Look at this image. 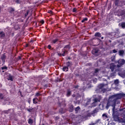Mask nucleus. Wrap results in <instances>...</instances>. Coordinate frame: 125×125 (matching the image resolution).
I'll use <instances>...</instances> for the list:
<instances>
[{
    "mask_svg": "<svg viewBox=\"0 0 125 125\" xmlns=\"http://www.w3.org/2000/svg\"><path fill=\"white\" fill-rule=\"evenodd\" d=\"M123 97H125V93H118L112 95L110 96V99H113L114 104L112 108V116L114 119H118V116L116 114L115 104L118 100L122 99Z\"/></svg>",
    "mask_w": 125,
    "mask_h": 125,
    "instance_id": "1",
    "label": "nucleus"
},
{
    "mask_svg": "<svg viewBox=\"0 0 125 125\" xmlns=\"http://www.w3.org/2000/svg\"><path fill=\"white\" fill-rule=\"evenodd\" d=\"M119 34L120 31L118 29H117L116 31L111 32L109 33L110 38H111L112 40L118 39L120 37Z\"/></svg>",
    "mask_w": 125,
    "mask_h": 125,
    "instance_id": "2",
    "label": "nucleus"
},
{
    "mask_svg": "<svg viewBox=\"0 0 125 125\" xmlns=\"http://www.w3.org/2000/svg\"><path fill=\"white\" fill-rule=\"evenodd\" d=\"M104 84H99L98 87V88L97 89L96 91L97 93L99 92H105L106 91V89L105 88H104Z\"/></svg>",
    "mask_w": 125,
    "mask_h": 125,
    "instance_id": "3",
    "label": "nucleus"
},
{
    "mask_svg": "<svg viewBox=\"0 0 125 125\" xmlns=\"http://www.w3.org/2000/svg\"><path fill=\"white\" fill-rule=\"evenodd\" d=\"M115 63L117 64V68H120L125 63V60L124 59H120L118 61H115Z\"/></svg>",
    "mask_w": 125,
    "mask_h": 125,
    "instance_id": "4",
    "label": "nucleus"
},
{
    "mask_svg": "<svg viewBox=\"0 0 125 125\" xmlns=\"http://www.w3.org/2000/svg\"><path fill=\"white\" fill-rule=\"evenodd\" d=\"M110 69L112 72H113L114 70L115 72L119 71V68L117 67V65L114 64L113 62L110 63Z\"/></svg>",
    "mask_w": 125,
    "mask_h": 125,
    "instance_id": "5",
    "label": "nucleus"
},
{
    "mask_svg": "<svg viewBox=\"0 0 125 125\" xmlns=\"http://www.w3.org/2000/svg\"><path fill=\"white\" fill-rule=\"evenodd\" d=\"M72 94V91H71V89L68 88L67 89V92L66 94V96L67 97H69L71 96V95Z\"/></svg>",
    "mask_w": 125,
    "mask_h": 125,
    "instance_id": "6",
    "label": "nucleus"
},
{
    "mask_svg": "<svg viewBox=\"0 0 125 125\" xmlns=\"http://www.w3.org/2000/svg\"><path fill=\"white\" fill-rule=\"evenodd\" d=\"M117 72H118V75L121 76V77H124L125 76V74L123 71L121 70L120 71L119 69V71H117Z\"/></svg>",
    "mask_w": 125,
    "mask_h": 125,
    "instance_id": "7",
    "label": "nucleus"
},
{
    "mask_svg": "<svg viewBox=\"0 0 125 125\" xmlns=\"http://www.w3.org/2000/svg\"><path fill=\"white\" fill-rule=\"evenodd\" d=\"M13 78H14V76L13 75H12L11 74H9L8 76L7 80L8 81L13 82Z\"/></svg>",
    "mask_w": 125,
    "mask_h": 125,
    "instance_id": "8",
    "label": "nucleus"
},
{
    "mask_svg": "<svg viewBox=\"0 0 125 125\" xmlns=\"http://www.w3.org/2000/svg\"><path fill=\"white\" fill-rule=\"evenodd\" d=\"M5 37V34L3 31L0 32V38L3 39Z\"/></svg>",
    "mask_w": 125,
    "mask_h": 125,
    "instance_id": "9",
    "label": "nucleus"
},
{
    "mask_svg": "<svg viewBox=\"0 0 125 125\" xmlns=\"http://www.w3.org/2000/svg\"><path fill=\"white\" fill-rule=\"evenodd\" d=\"M6 58V56L4 54L1 55V60L2 62H5Z\"/></svg>",
    "mask_w": 125,
    "mask_h": 125,
    "instance_id": "10",
    "label": "nucleus"
},
{
    "mask_svg": "<svg viewBox=\"0 0 125 125\" xmlns=\"http://www.w3.org/2000/svg\"><path fill=\"white\" fill-rule=\"evenodd\" d=\"M125 53V51L124 50H120L119 51V55L120 56H123Z\"/></svg>",
    "mask_w": 125,
    "mask_h": 125,
    "instance_id": "11",
    "label": "nucleus"
},
{
    "mask_svg": "<svg viewBox=\"0 0 125 125\" xmlns=\"http://www.w3.org/2000/svg\"><path fill=\"white\" fill-rule=\"evenodd\" d=\"M59 41V39H58V38H56L52 40L51 43L56 44Z\"/></svg>",
    "mask_w": 125,
    "mask_h": 125,
    "instance_id": "12",
    "label": "nucleus"
},
{
    "mask_svg": "<svg viewBox=\"0 0 125 125\" xmlns=\"http://www.w3.org/2000/svg\"><path fill=\"white\" fill-rule=\"evenodd\" d=\"M94 36L95 37L101 38L102 35L100 32H96V33H95Z\"/></svg>",
    "mask_w": 125,
    "mask_h": 125,
    "instance_id": "13",
    "label": "nucleus"
},
{
    "mask_svg": "<svg viewBox=\"0 0 125 125\" xmlns=\"http://www.w3.org/2000/svg\"><path fill=\"white\" fill-rule=\"evenodd\" d=\"M62 71L64 72H68L69 71V67L64 66L62 67Z\"/></svg>",
    "mask_w": 125,
    "mask_h": 125,
    "instance_id": "14",
    "label": "nucleus"
},
{
    "mask_svg": "<svg viewBox=\"0 0 125 125\" xmlns=\"http://www.w3.org/2000/svg\"><path fill=\"white\" fill-rule=\"evenodd\" d=\"M80 110H81V107H80V106L76 107L75 109L76 113H79V111H80Z\"/></svg>",
    "mask_w": 125,
    "mask_h": 125,
    "instance_id": "15",
    "label": "nucleus"
},
{
    "mask_svg": "<svg viewBox=\"0 0 125 125\" xmlns=\"http://www.w3.org/2000/svg\"><path fill=\"white\" fill-rule=\"evenodd\" d=\"M121 111H124L123 113H125L124 116V122L125 123V108H124L123 109H120Z\"/></svg>",
    "mask_w": 125,
    "mask_h": 125,
    "instance_id": "16",
    "label": "nucleus"
},
{
    "mask_svg": "<svg viewBox=\"0 0 125 125\" xmlns=\"http://www.w3.org/2000/svg\"><path fill=\"white\" fill-rule=\"evenodd\" d=\"M62 57H64L66 55V54H68V51L66 50L62 52Z\"/></svg>",
    "mask_w": 125,
    "mask_h": 125,
    "instance_id": "17",
    "label": "nucleus"
},
{
    "mask_svg": "<svg viewBox=\"0 0 125 125\" xmlns=\"http://www.w3.org/2000/svg\"><path fill=\"white\" fill-rule=\"evenodd\" d=\"M28 123L30 125H32L33 124V120L31 118L28 119Z\"/></svg>",
    "mask_w": 125,
    "mask_h": 125,
    "instance_id": "18",
    "label": "nucleus"
},
{
    "mask_svg": "<svg viewBox=\"0 0 125 125\" xmlns=\"http://www.w3.org/2000/svg\"><path fill=\"white\" fill-rule=\"evenodd\" d=\"M71 64H72V62H67L66 63V66L68 68L69 67H70V65H71Z\"/></svg>",
    "mask_w": 125,
    "mask_h": 125,
    "instance_id": "19",
    "label": "nucleus"
},
{
    "mask_svg": "<svg viewBox=\"0 0 125 125\" xmlns=\"http://www.w3.org/2000/svg\"><path fill=\"white\" fill-rule=\"evenodd\" d=\"M39 100L38 98H35L33 99V102L34 104H37L38 103V102H36V100Z\"/></svg>",
    "mask_w": 125,
    "mask_h": 125,
    "instance_id": "20",
    "label": "nucleus"
},
{
    "mask_svg": "<svg viewBox=\"0 0 125 125\" xmlns=\"http://www.w3.org/2000/svg\"><path fill=\"white\" fill-rule=\"evenodd\" d=\"M93 101H94V103H97V102H100V99H98V98H95L93 100Z\"/></svg>",
    "mask_w": 125,
    "mask_h": 125,
    "instance_id": "21",
    "label": "nucleus"
},
{
    "mask_svg": "<svg viewBox=\"0 0 125 125\" xmlns=\"http://www.w3.org/2000/svg\"><path fill=\"white\" fill-rule=\"evenodd\" d=\"M98 53V50H97L96 49H93L92 51V53L93 54H97Z\"/></svg>",
    "mask_w": 125,
    "mask_h": 125,
    "instance_id": "22",
    "label": "nucleus"
},
{
    "mask_svg": "<svg viewBox=\"0 0 125 125\" xmlns=\"http://www.w3.org/2000/svg\"><path fill=\"white\" fill-rule=\"evenodd\" d=\"M111 61L112 62H115V57L114 56H112L111 57Z\"/></svg>",
    "mask_w": 125,
    "mask_h": 125,
    "instance_id": "23",
    "label": "nucleus"
},
{
    "mask_svg": "<svg viewBox=\"0 0 125 125\" xmlns=\"http://www.w3.org/2000/svg\"><path fill=\"white\" fill-rule=\"evenodd\" d=\"M14 12H15V9L13 8H10L9 13L10 14H12Z\"/></svg>",
    "mask_w": 125,
    "mask_h": 125,
    "instance_id": "24",
    "label": "nucleus"
},
{
    "mask_svg": "<svg viewBox=\"0 0 125 125\" xmlns=\"http://www.w3.org/2000/svg\"><path fill=\"white\" fill-rule=\"evenodd\" d=\"M121 26L123 29H125V22H122L121 24Z\"/></svg>",
    "mask_w": 125,
    "mask_h": 125,
    "instance_id": "25",
    "label": "nucleus"
},
{
    "mask_svg": "<svg viewBox=\"0 0 125 125\" xmlns=\"http://www.w3.org/2000/svg\"><path fill=\"white\" fill-rule=\"evenodd\" d=\"M88 19L87 18H83L82 20V23H83L84 21H87Z\"/></svg>",
    "mask_w": 125,
    "mask_h": 125,
    "instance_id": "26",
    "label": "nucleus"
},
{
    "mask_svg": "<svg viewBox=\"0 0 125 125\" xmlns=\"http://www.w3.org/2000/svg\"><path fill=\"white\" fill-rule=\"evenodd\" d=\"M1 69L2 70H7L8 67L6 65H5V66H4L3 67H1Z\"/></svg>",
    "mask_w": 125,
    "mask_h": 125,
    "instance_id": "27",
    "label": "nucleus"
},
{
    "mask_svg": "<svg viewBox=\"0 0 125 125\" xmlns=\"http://www.w3.org/2000/svg\"><path fill=\"white\" fill-rule=\"evenodd\" d=\"M70 49V44H67L66 45H65L64 47V49Z\"/></svg>",
    "mask_w": 125,
    "mask_h": 125,
    "instance_id": "28",
    "label": "nucleus"
},
{
    "mask_svg": "<svg viewBox=\"0 0 125 125\" xmlns=\"http://www.w3.org/2000/svg\"><path fill=\"white\" fill-rule=\"evenodd\" d=\"M110 106V102L109 101H108L107 102V104H106V108L108 109V107Z\"/></svg>",
    "mask_w": 125,
    "mask_h": 125,
    "instance_id": "29",
    "label": "nucleus"
},
{
    "mask_svg": "<svg viewBox=\"0 0 125 125\" xmlns=\"http://www.w3.org/2000/svg\"><path fill=\"white\" fill-rule=\"evenodd\" d=\"M119 0H115V6H118L119 4Z\"/></svg>",
    "mask_w": 125,
    "mask_h": 125,
    "instance_id": "30",
    "label": "nucleus"
},
{
    "mask_svg": "<svg viewBox=\"0 0 125 125\" xmlns=\"http://www.w3.org/2000/svg\"><path fill=\"white\" fill-rule=\"evenodd\" d=\"M15 2L17 4H21V0H15Z\"/></svg>",
    "mask_w": 125,
    "mask_h": 125,
    "instance_id": "31",
    "label": "nucleus"
},
{
    "mask_svg": "<svg viewBox=\"0 0 125 125\" xmlns=\"http://www.w3.org/2000/svg\"><path fill=\"white\" fill-rule=\"evenodd\" d=\"M69 108L72 111H73V110H74V105H71L69 107Z\"/></svg>",
    "mask_w": 125,
    "mask_h": 125,
    "instance_id": "32",
    "label": "nucleus"
},
{
    "mask_svg": "<svg viewBox=\"0 0 125 125\" xmlns=\"http://www.w3.org/2000/svg\"><path fill=\"white\" fill-rule=\"evenodd\" d=\"M10 109H8V110H4V113L5 114H9L10 112Z\"/></svg>",
    "mask_w": 125,
    "mask_h": 125,
    "instance_id": "33",
    "label": "nucleus"
},
{
    "mask_svg": "<svg viewBox=\"0 0 125 125\" xmlns=\"http://www.w3.org/2000/svg\"><path fill=\"white\" fill-rule=\"evenodd\" d=\"M41 95V93H39V92H37V93H36V95H35V96H36V97H37L40 96Z\"/></svg>",
    "mask_w": 125,
    "mask_h": 125,
    "instance_id": "34",
    "label": "nucleus"
},
{
    "mask_svg": "<svg viewBox=\"0 0 125 125\" xmlns=\"http://www.w3.org/2000/svg\"><path fill=\"white\" fill-rule=\"evenodd\" d=\"M114 83H115V84H119V80H118V79L115 80L114 81Z\"/></svg>",
    "mask_w": 125,
    "mask_h": 125,
    "instance_id": "35",
    "label": "nucleus"
},
{
    "mask_svg": "<svg viewBox=\"0 0 125 125\" xmlns=\"http://www.w3.org/2000/svg\"><path fill=\"white\" fill-rule=\"evenodd\" d=\"M33 110V108L27 109V111H28L29 113H32Z\"/></svg>",
    "mask_w": 125,
    "mask_h": 125,
    "instance_id": "36",
    "label": "nucleus"
},
{
    "mask_svg": "<svg viewBox=\"0 0 125 125\" xmlns=\"http://www.w3.org/2000/svg\"><path fill=\"white\" fill-rule=\"evenodd\" d=\"M29 11L27 10V12L25 14V17H27V16L29 15Z\"/></svg>",
    "mask_w": 125,
    "mask_h": 125,
    "instance_id": "37",
    "label": "nucleus"
},
{
    "mask_svg": "<svg viewBox=\"0 0 125 125\" xmlns=\"http://www.w3.org/2000/svg\"><path fill=\"white\" fill-rule=\"evenodd\" d=\"M0 99H1V100L3 99V94L2 93H0Z\"/></svg>",
    "mask_w": 125,
    "mask_h": 125,
    "instance_id": "38",
    "label": "nucleus"
},
{
    "mask_svg": "<svg viewBox=\"0 0 125 125\" xmlns=\"http://www.w3.org/2000/svg\"><path fill=\"white\" fill-rule=\"evenodd\" d=\"M72 12H73V13H77V8H74Z\"/></svg>",
    "mask_w": 125,
    "mask_h": 125,
    "instance_id": "39",
    "label": "nucleus"
},
{
    "mask_svg": "<svg viewBox=\"0 0 125 125\" xmlns=\"http://www.w3.org/2000/svg\"><path fill=\"white\" fill-rule=\"evenodd\" d=\"M100 121H101L100 119H98V120H97L95 121V123H94V124H96V125L97 124L99 123Z\"/></svg>",
    "mask_w": 125,
    "mask_h": 125,
    "instance_id": "40",
    "label": "nucleus"
},
{
    "mask_svg": "<svg viewBox=\"0 0 125 125\" xmlns=\"http://www.w3.org/2000/svg\"><path fill=\"white\" fill-rule=\"evenodd\" d=\"M40 23H41L42 24H44V21H43V20H42L40 21Z\"/></svg>",
    "mask_w": 125,
    "mask_h": 125,
    "instance_id": "41",
    "label": "nucleus"
},
{
    "mask_svg": "<svg viewBox=\"0 0 125 125\" xmlns=\"http://www.w3.org/2000/svg\"><path fill=\"white\" fill-rule=\"evenodd\" d=\"M112 52L113 53L115 54L117 52V51L116 49H113V50H112Z\"/></svg>",
    "mask_w": 125,
    "mask_h": 125,
    "instance_id": "42",
    "label": "nucleus"
},
{
    "mask_svg": "<svg viewBox=\"0 0 125 125\" xmlns=\"http://www.w3.org/2000/svg\"><path fill=\"white\" fill-rule=\"evenodd\" d=\"M98 72H99V69L98 68L95 69L94 73L96 74Z\"/></svg>",
    "mask_w": 125,
    "mask_h": 125,
    "instance_id": "43",
    "label": "nucleus"
},
{
    "mask_svg": "<svg viewBox=\"0 0 125 125\" xmlns=\"http://www.w3.org/2000/svg\"><path fill=\"white\" fill-rule=\"evenodd\" d=\"M59 119H60L59 116H56L55 118V119L56 121L59 120Z\"/></svg>",
    "mask_w": 125,
    "mask_h": 125,
    "instance_id": "44",
    "label": "nucleus"
},
{
    "mask_svg": "<svg viewBox=\"0 0 125 125\" xmlns=\"http://www.w3.org/2000/svg\"><path fill=\"white\" fill-rule=\"evenodd\" d=\"M103 117H105V118H107V115L105 114V113H104L102 115Z\"/></svg>",
    "mask_w": 125,
    "mask_h": 125,
    "instance_id": "45",
    "label": "nucleus"
},
{
    "mask_svg": "<svg viewBox=\"0 0 125 125\" xmlns=\"http://www.w3.org/2000/svg\"><path fill=\"white\" fill-rule=\"evenodd\" d=\"M47 48L48 49H51V45L49 44L47 46Z\"/></svg>",
    "mask_w": 125,
    "mask_h": 125,
    "instance_id": "46",
    "label": "nucleus"
},
{
    "mask_svg": "<svg viewBox=\"0 0 125 125\" xmlns=\"http://www.w3.org/2000/svg\"><path fill=\"white\" fill-rule=\"evenodd\" d=\"M122 13L120 14V16H123L124 15V13L123 10H121Z\"/></svg>",
    "mask_w": 125,
    "mask_h": 125,
    "instance_id": "47",
    "label": "nucleus"
},
{
    "mask_svg": "<svg viewBox=\"0 0 125 125\" xmlns=\"http://www.w3.org/2000/svg\"><path fill=\"white\" fill-rule=\"evenodd\" d=\"M91 99H88L87 101V104H89L91 102Z\"/></svg>",
    "mask_w": 125,
    "mask_h": 125,
    "instance_id": "48",
    "label": "nucleus"
},
{
    "mask_svg": "<svg viewBox=\"0 0 125 125\" xmlns=\"http://www.w3.org/2000/svg\"><path fill=\"white\" fill-rule=\"evenodd\" d=\"M88 125H96V123H93V122H91V123L89 124Z\"/></svg>",
    "mask_w": 125,
    "mask_h": 125,
    "instance_id": "49",
    "label": "nucleus"
},
{
    "mask_svg": "<svg viewBox=\"0 0 125 125\" xmlns=\"http://www.w3.org/2000/svg\"><path fill=\"white\" fill-rule=\"evenodd\" d=\"M74 88L75 89H78L79 88V85H75V86H74Z\"/></svg>",
    "mask_w": 125,
    "mask_h": 125,
    "instance_id": "50",
    "label": "nucleus"
},
{
    "mask_svg": "<svg viewBox=\"0 0 125 125\" xmlns=\"http://www.w3.org/2000/svg\"><path fill=\"white\" fill-rule=\"evenodd\" d=\"M48 13L49 14H52V10H49V11H48Z\"/></svg>",
    "mask_w": 125,
    "mask_h": 125,
    "instance_id": "51",
    "label": "nucleus"
},
{
    "mask_svg": "<svg viewBox=\"0 0 125 125\" xmlns=\"http://www.w3.org/2000/svg\"><path fill=\"white\" fill-rule=\"evenodd\" d=\"M17 59H21L22 58H21V56H18V57L17 58Z\"/></svg>",
    "mask_w": 125,
    "mask_h": 125,
    "instance_id": "52",
    "label": "nucleus"
},
{
    "mask_svg": "<svg viewBox=\"0 0 125 125\" xmlns=\"http://www.w3.org/2000/svg\"><path fill=\"white\" fill-rule=\"evenodd\" d=\"M19 29H20V27L19 26H18V27L17 29V28H15V30H18Z\"/></svg>",
    "mask_w": 125,
    "mask_h": 125,
    "instance_id": "53",
    "label": "nucleus"
},
{
    "mask_svg": "<svg viewBox=\"0 0 125 125\" xmlns=\"http://www.w3.org/2000/svg\"><path fill=\"white\" fill-rule=\"evenodd\" d=\"M67 59L69 60H70L71 58L70 57H69L67 58Z\"/></svg>",
    "mask_w": 125,
    "mask_h": 125,
    "instance_id": "54",
    "label": "nucleus"
},
{
    "mask_svg": "<svg viewBox=\"0 0 125 125\" xmlns=\"http://www.w3.org/2000/svg\"><path fill=\"white\" fill-rule=\"evenodd\" d=\"M108 42H110V43H111V40H110L108 41Z\"/></svg>",
    "mask_w": 125,
    "mask_h": 125,
    "instance_id": "55",
    "label": "nucleus"
},
{
    "mask_svg": "<svg viewBox=\"0 0 125 125\" xmlns=\"http://www.w3.org/2000/svg\"><path fill=\"white\" fill-rule=\"evenodd\" d=\"M30 42H33V40H31V41H30Z\"/></svg>",
    "mask_w": 125,
    "mask_h": 125,
    "instance_id": "56",
    "label": "nucleus"
},
{
    "mask_svg": "<svg viewBox=\"0 0 125 125\" xmlns=\"http://www.w3.org/2000/svg\"><path fill=\"white\" fill-rule=\"evenodd\" d=\"M74 103L75 104H77V102L74 101Z\"/></svg>",
    "mask_w": 125,
    "mask_h": 125,
    "instance_id": "57",
    "label": "nucleus"
},
{
    "mask_svg": "<svg viewBox=\"0 0 125 125\" xmlns=\"http://www.w3.org/2000/svg\"><path fill=\"white\" fill-rule=\"evenodd\" d=\"M101 39L103 40L104 39V37H101Z\"/></svg>",
    "mask_w": 125,
    "mask_h": 125,
    "instance_id": "58",
    "label": "nucleus"
},
{
    "mask_svg": "<svg viewBox=\"0 0 125 125\" xmlns=\"http://www.w3.org/2000/svg\"><path fill=\"white\" fill-rule=\"evenodd\" d=\"M2 73H4V72H5V71L2 70Z\"/></svg>",
    "mask_w": 125,
    "mask_h": 125,
    "instance_id": "59",
    "label": "nucleus"
},
{
    "mask_svg": "<svg viewBox=\"0 0 125 125\" xmlns=\"http://www.w3.org/2000/svg\"><path fill=\"white\" fill-rule=\"evenodd\" d=\"M21 97H23V95H22V94H21Z\"/></svg>",
    "mask_w": 125,
    "mask_h": 125,
    "instance_id": "60",
    "label": "nucleus"
},
{
    "mask_svg": "<svg viewBox=\"0 0 125 125\" xmlns=\"http://www.w3.org/2000/svg\"><path fill=\"white\" fill-rule=\"evenodd\" d=\"M26 47H28V44L26 45Z\"/></svg>",
    "mask_w": 125,
    "mask_h": 125,
    "instance_id": "61",
    "label": "nucleus"
},
{
    "mask_svg": "<svg viewBox=\"0 0 125 125\" xmlns=\"http://www.w3.org/2000/svg\"><path fill=\"white\" fill-rule=\"evenodd\" d=\"M61 81H60V79L59 80V82H60Z\"/></svg>",
    "mask_w": 125,
    "mask_h": 125,
    "instance_id": "62",
    "label": "nucleus"
},
{
    "mask_svg": "<svg viewBox=\"0 0 125 125\" xmlns=\"http://www.w3.org/2000/svg\"><path fill=\"white\" fill-rule=\"evenodd\" d=\"M59 104L60 105V103H59Z\"/></svg>",
    "mask_w": 125,
    "mask_h": 125,
    "instance_id": "63",
    "label": "nucleus"
},
{
    "mask_svg": "<svg viewBox=\"0 0 125 125\" xmlns=\"http://www.w3.org/2000/svg\"><path fill=\"white\" fill-rule=\"evenodd\" d=\"M42 125H44V124H43Z\"/></svg>",
    "mask_w": 125,
    "mask_h": 125,
    "instance_id": "64",
    "label": "nucleus"
}]
</instances>
